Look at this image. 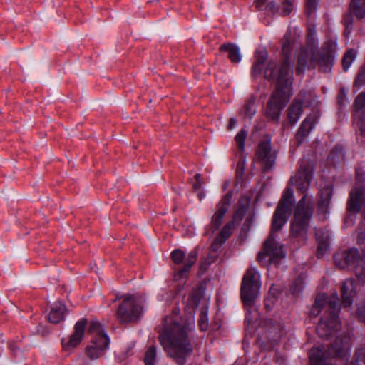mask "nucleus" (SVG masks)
Listing matches in <instances>:
<instances>
[{
  "label": "nucleus",
  "instance_id": "obj_33",
  "mask_svg": "<svg viewBox=\"0 0 365 365\" xmlns=\"http://www.w3.org/2000/svg\"><path fill=\"white\" fill-rule=\"evenodd\" d=\"M325 302L326 298L324 295H318L311 310L312 314L317 316L318 313L322 310V307L325 304Z\"/></svg>",
  "mask_w": 365,
  "mask_h": 365
},
{
  "label": "nucleus",
  "instance_id": "obj_25",
  "mask_svg": "<svg viewBox=\"0 0 365 365\" xmlns=\"http://www.w3.org/2000/svg\"><path fill=\"white\" fill-rule=\"evenodd\" d=\"M66 310V306L63 303L57 302L54 304L48 314V321L53 324L59 323L64 319Z\"/></svg>",
  "mask_w": 365,
  "mask_h": 365
},
{
  "label": "nucleus",
  "instance_id": "obj_9",
  "mask_svg": "<svg viewBox=\"0 0 365 365\" xmlns=\"http://www.w3.org/2000/svg\"><path fill=\"white\" fill-rule=\"evenodd\" d=\"M88 332L92 335L93 339L92 344L86 348V353L91 359H96L108 347L110 341L103 326L98 321L93 320L91 322Z\"/></svg>",
  "mask_w": 365,
  "mask_h": 365
},
{
  "label": "nucleus",
  "instance_id": "obj_42",
  "mask_svg": "<svg viewBox=\"0 0 365 365\" xmlns=\"http://www.w3.org/2000/svg\"><path fill=\"white\" fill-rule=\"evenodd\" d=\"M195 182L193 184V188L195 191H197L200 190L202 182H201V176L200 174H196L195 176Z\"/></svg>",
  "mask_w": 365,
  "mask_h": 365
},
{
  "label": "nucleus",
  "instance_id": "obj_2",
  "mask_svg": "<svg viewBox=\"0 0 365 365\" xmlns=\"http://www.w3.org/2000/svg\"><path fill=\"white\" fill-rule=\"evenodd\" d=\"M178 311L164 319V330L159 335L160 344L168 355L179 365H184L192 352L185 327L178 322Z\"/></svg>",
  "mask_w": 365,
  "mask_h": 365
},
{
  "label": "nucleus",
  "instance_id": "obj_15",
  "mask_svg": "<svg viewBox=\"0 0 365 365\" xmlns=\"http://www.w3.org/2000/svg\"><path fill=\"white\" fill-rule=\"evenodd\" d=\"M312 178V167L308 162H302L297 175L290 179V182L295 184L299 191L304 192L309 188Z\"/></svg>",
  "mask_w": 365,
  "mask_h": 365
},
{
  "label": "nucleus",
  "instance_id": "obj_37",
  "mask_svg": "<svg viewBox=\"0 0 365 365\" xmlns=\"http://www.w3.org/2000/svg\"><path fill=\"white\" fill-rule=\"evenodd\" d=\"M282 15H289L293 10V2L291 0H283L282 3Z\"/></svg>",
  "mask_w": 365,
  "mask_h": 365
},
{
  "label": "nucleus",
  "instance_id": "obj_39",
  "mask_svg": "<svg viewBox=\"0 0 365 365\" xmlns=\"http://www.w3.org/2000/svg\"><path fill=\"white\" fill-rule=\"evenodd\" d=\"M317 0H307L306 12L308 16H311L317 9Z\"/></svg>",
  "mask_w": 365,
  "mask_h": 365
},
{
  "label": "nucleus",
  "instance_id": "obj_3",
  "mask_svg": "<svg viewBox=\"0 0 365 365\" xmlns=\"http://www.w3.org/2000/svg\"><path fill=\"white\" fill-rule=\"evenodd\" d=\"M274 67V65L272 63L264 71L266 78L276 81V91L267 103V115L273 120L278 121L281 110L286 106L291 96L292 71L285 63L277 76H275Z\"/></svg>",
  "mask_w": 365,
  "mask_h": 365
},
{
  "label": "nucleus",
  "instance_id": "obj_47",
  "mask_svg": "<svg viewBox=\"0 0 365 365\" xmlns=\"http://www.w3.org/2000/svg\"><path fill=\"white\" fill-rule=\"evenodd\" d=\"M266 1L267 0H255L256 7L259 10L264 9V4L266 2Z\"/></svg>",
  "mask_w": 365,
  "mask_h": 365
},
{
  "label": "nucleus",
  "instance_id": "obj_31",
  "mask_svg": "<svg viewBox=\"0 0 365 365\" xmlns=\"http://www.w3.org/2000/svg\"><path fill=\"white\" fill-rule=\"evenodd\" d=\"M356 51L353 49L349 50L344 56L342 59L343 69L346 71L351 66L352 62L355 59Z\"/></svg>",
  "mask_w": 365,
  "mask_h": 365
},
{
  "label": "nucleus",
  "instance_id": "obj_26",
  "mask_svg": "<svg viewBox=\"0 0 365 365\" xmlns=\"http://www.w3.org/2000/svg\"><path fill=\"white\" fill-rule=\"evenodd\" d=\"M302 101L295 100L288 108L287 118L292 125L295 124L302 113Z\"/></svg>",
  "mask_w": 365,
  "mask_h": 365
},
{
  "label": "nucleus",
  "instance_id": "obj_22",
  "mask_svg": "<svg viewBox=\"0 0 365 365\" xmlns=\"http://www.w3.org/2000/svg\"><path fill=\"white\" fill-rule=\"evenodd\" d=\"M318 120V115L316 113H313L307 116V118L303 120L296 135L298 144L303 142L304 138L308 135L309 131L314 127L315 123H317Z\"/></svg>",
  "mask_w": 365,
  "mask_h": 365
},
{
  "label": "nucleus",
  "instance_id": "obj_23",
  "mask_svg": "<svg viewBox=\"0 0 365 365\" xmlns=\"http://www.w3.org/2000/svg\"><path fill=\"white\" fill-rule=\"evenodd\" d=\"M342 304L344 307H350L353 303V298L356 294V283L351 279L345 280L341 287Z\"/></svg>",
  "mask_w": 365,
  "mask_h": 365
},
{
  "label": "nucleus",
  "instance_id": "obj_7",
  "mask_svg": "<svg viewBox=\"0 0 365 365\" xmlns=\"http://www.w3.org/2000/svg\"><path fill=\"white\" fill-rule=\"evenodd\" d=\"M307 195L299 201L291 223V235L294 237H304L307 232L309 221L312 215L314 204L306 202Z\"/></svg>",
  "mask_w": 365,
  "mask_h": 365
},
{
  "label": "nucleus",
  "instance_id": "obj_6",
  "mask_svg": "<svg viewBox=\"0 0 365 365\" xmlns=\"http://www.w3.org/2000/svg\"><path fill=\"white\" fill-rule=\"evenodd\" d=\"M146 309L145 298L140 294L126 295L117 310L118 319L122 324L136 322Z\"/></svg>",
  "mask_w": 365,
  "mask_h": 365
},
{
  "label": "nucleus",
  "instance_id": "obj_28",
  "mask_svg": "<svg viewBox=\"0 0 365 365\" xmlns=\"http://www.w3.org/2000/svg\"><path fill=\"white\" fill-rule=\"evenodd\" d=\"M331 190L329 187H326L321 192V199L319 201V210L324 213L327 212L329 202L331 198Z\"/></svg>",
  "mask_w": 365,
  "mask_h": 365
},
{
  "label": "nucleus",
  "instance_id": "obj_11",
  "mask_svg": "<svg viewBox=\"0 0 365 365\" xmlns=\"http://www.w3.org/2000/svg\"><path fill=\"white\" fill-rule=\"evenodd\" d=\"M241 299L246 311L245 323L246 325L245 338L243 341V349L245 354L249 352V337L251 335L250 325L251 319L250 314L251 313V273L250 269H247L242 280L240 288Z\"/></svg>",
  "mask_w": 365,
  "mask_h": 365
},
{
  "label": "nucleus",
  "instance_id": "obj_8",
  "mask_svg": "<svg viewBox=\"0 0 365 365\" xmlns=\"http://www.w3.org/2000/svg\"><path fill=\"white\" fill-rule=\"evenodd\" d=\"M334 258L335 264L341 269L354 266L357 277L365 283V253L360 257L358 250L351 248L338 252Z\"/></svg>",
  "mask_w": 365,
  "mask_h": 365
},
{
  "label": "nucleus",
  "instance_id": "obj_49",
  "mask_svg": "<svg viewBox=\"0 0 365 365\" xmlns=\"http://www.w3.org/2000/svg\"><path fill=\"white\" fill-rule=\"evenodd\" d=\"M244 115H245V118H250V112L249 103H247L245 107V114H244Z\"/></svg>",
  "mask_w": 365,
  "mask_h": 365
},
{
  "label": "nucleus",
  "instance_id": "obj_17",
  "mask_svg": "<svg viewBox=\"0 0 365 365\" xmlns=\"http://www.w3.org/2000/svg\"><path fill=\"white\" fill-rule=\"evenodd\" d=\"M365 92L359 93L354 101V122L361 130L362 135L365 136Z\"/></svg>",
  "mask_w": 365,
  "mask_h": 365
},
{
  "label": "nucleus",
  "instance_id": "obj_36",
  "mask_svg": "<svg viewBox=\"0 0 365 365\" xmlns=\"http://www.w3.org/2000/svg\"><path fill=\"white\" fill-rule=\"evenodd\" d=\"M303 281V276H299L295 279V281L294 282L293 284L291 287V290L293 294H297L302 290L304 283Z\"/></svg>",
  "mask_w": 365,
  "mask_h": 365
},
{
  "label": "nucleus",
  "instance_id": "obj_44",
  "mask_svg": "<svg viewBox=\"0 0 365 365\" xmlns=\"http://www.w3.org/2000/svg\"><path fill=\"white\" fill-rule=\"evenodd\" d=\"M264 9H266L269 11L275 12L278 9L277 8L274 1H269L266 4Z\"/></svg>",
  "mask_w": 365,
  "mask_h": 365
},
{
  "label": "nucleus",
  "instance_id": "obj_12",
  "mask_svg": "<svg viewBox=\"0 0 365 365\" xmlns=\"http://www.w3.org/2000/svg\"><path fill=\"white\" fill-rule=\"evenodd\" d=\"M250 205V198L248 197H242L239 201L238 208L234 215L233 221L227 223L220 231V234L216 237L212 245L213 250H217L228 239L231 234V230L234 227L235 222L241 221L247 212Z\"/></svg>",
  "mask_w": 365,
  "mask_h": 365
},
{
  "label": "nucleus",
  "instance_id": "obj_1",
  "mask_svg": "<svg viewBox=\"0 0 365 365\" xmlns=\"http://www.w3.org/2000/svg\"><path fill=\"white\" fill-rule=\"evenodd\" d=\"M293 197V190L287 187L274 213L271 233L264 243L263 250L257 256V260L263 265L277 264L285 257L283 245L277 241L275 232L287 222L294 202Z\"/></svg>",
  "mask_w": 365,
  "mask_h": 365
},
{
  "label": "nucleus",
  "instance_id": "obj_40",
  "mask_svg": "<svg viewBox=\"0 0 365 365\" xmlns=\"http://www.w3.org/2000/svg\"><path fill=\"white\" fill-rule=\"evenodd\" d=\"M357 316L360 321L365 323V301L359 304Z\"/></svg>",
  "mask_w": 365,
  "mask_h": 365
},
{
  "label": "nucleus",
  "instance_id": "obj_27",
  "mask_svg": "<svg viewBox=\"0 0 365 365\" xmlns=\"http://www.w3.org/2000/svg\"><path fill=\"white\" fill-rule=\"evenodd\" d=\"M315 235L318 242L317 257L319 258L328 250L329 237L328 233L324 232L322 230H317Z\"/></svg>",
  "mask_w": 365,
  "mask_h": 365
},
{
  "label": "nucleus",
  "instance_id": "obj_43",
  "mask_svg": "<svg viewBox=\"0 0 365 365\" xmlns=\"http://www.w3.org/2000/svg\"><path fill=\"white\" fill-rule=\"evenodd\" d=\"M338 103L340 106H343L346 103V93L344 90H341L338 96Z\"/></svg>",
  "mask_w": 365,
  "mask_h": 365
},
{
  "label": "nucleus",
  "instance_id": "obj_24",
  "mask_svg": "<svg viewBox=\"0 0 365 365\" xmlns=\"http://www.w3.org/2000/svg\"><path fill=\"white\" fill-rule=\"evenodd\" d=\"M220 51L226 53L227 57L232 63H237L242 60L240 48L235 44L230 43L222 44L220 46Z\"/></svg>",
  "mask_w": 365,
  "mask_h": 365
},
{
  "label": "nucleus",
  "instance_id": "obj_20",
  "mask_svg": "<svg viewBox=\"0 0 365 365\" xmlns=\"http://www.w3.org/2000/svg\"><path fill=\"white\" fill-rule=\"evenodd\" d=\"M362 208L365 210V188H355L350 192L348 209L356 213Z\"/></svg>",
  "mask_w": 365,
  "mask_h": 365
},
{
  "label": "nucleus",
  "instance_id": "obj_21",
  "mask_svg": "<svg viewBox=\"0 0 365 365\" xmlns=\"http://www.w3.org/2000/svg\"><path fill=\"white\" fill-rule=\"evenodd\" d=\"M290 44H291V32L289 29L285 33V34L283 37V39H282V55L284 56V58H283V60H282L280 67L279 68H276V64L273 61L269 62L267 64V68L270 63H274V71L275 76H277L279 70L282 67L283 64L285 63H287L289 65V69L293 72V70L291 68L292 61L289 56V55L290 54V52H291Z\"/></svg>",
  "mask_w": 365,
  "mask_h": 365
},
{
  "label": "nucleus",
  "instance_id": "obj_4",
  "mask_svg": "<svg viewBox=\"0 0 365 365\" xmlns=\"http://www.w3.org/2000/svg\"><path fill=\"white\" fill-rule=\"evenodd\" d=\"M335 42L327 44L326 51L323 53L318 52V42L314 35L309 33L307 38V44L302 46L298 52L296 66V74L304 75L306 68H315L319 66V70L327 73L331 70L334 61L332 52L336 48Z\"/></svg>",
  "mask_w": 365,
  "mask_h": 365
},
{
  "label": "nucleus",
  "instance_id": "obj_45",
  "mask_svg": "<svg viewBox=\"0 0 365 365\" xmlns=\"http://www.w3.org/2000/svg\"><path fill=\"white\" fill-rule=\"evenodd\" d=\"M236 126H237V119L235 118H231L230 119V122H229V124H228V126H227L228 129L229 130H232Z\"/></svg>",
  "mask_w": 365,
  "mask_h": 365
},
{
  "label": "nucleus",
  "instance_id": "obj_30",
  "mask_svg": "<svg viewBox=\"0 0 365 365\" xmlns=\"http://www.w3.org/2000/svg\"><path fill=\"white\" fill-rule=\"evenodd\" d=\"M158 359L157 348L150 346L145 353L144 362L145 365H155Z\"/></svg>",
  "mask_w": 365,
  "mask_h": 365
},
{
  "label": "nucleus",
  "instance_id": "obj_51",
  "mask_svg": "<svg viewBox=\"0 0 365 365\" xmlns=\"http://www.w3.org/2000/svg\"><path fill=\"white\" fill-rule=\"evenodd\" d=\"M197 192V195L200 199V200H202V199L205 198V194L203 191H202L201 190H197V191H195Z\"/></svg>",
  "mask_w": 365,
  "mask_h": 365
},
{
  "label": "nucleus",
  "instance_id": "obj_41",
  "mask_svg": "<svg viewBox=\"0 0 365 365\" xmlns=\"http://www.w3.org/2000/svg\"><path fill=\"white\" fill-rule=\"evenodd\" d=\"M344 24L346 26V31H349L352 28L353 17L351 14L346 15L343 20Z\"/></svg>",
  "mask_w": 365,
  "mask_h": 365
},
{
  "label": "nucleus",
  "instance_id": "obj_10",
  "mask_svg": "<svg viewBox=\"0 0 365 365\" xmlns=\"http://www.w3.org/2000/svg\"><path fill=\"white\" fill-rule=\"evenodd\" d=\"M338 300V295L334 293L328 302L329 318H322L317 325V331L322 338L329 337L338 330V314L341 308Z\"/></svg>",
  "mask_w": 365,
  "mask_h": 365
},
{
  "label": "nucleus",
  "instance_id": "obj_29",
  "mask_svg": "<svg viewBox=\"0 0 365 365\" xmlns=\"http://www.w3.org/2000/svg\"><path fill=\"white\" fill-rule=\"evenodd\" d=\"M350 11L358 19L365 17V0H351Z\"/></svg>",
  "mask_w": 365,
  "mask_h": 365
},
{
  "label": "nucleus",
  "instance_id": "obj_18",
  "mask_svg": "<svg viewBox=\"0 0 365 365\" xmlns=\"http://www.w3.org/2000/svg\"><path fill=\"white\" fill-rule=\"evenodd\" d=\"M86 324V321L85 319H81L76 323L74 333L71 335L68 340H62V345L64 349L70 350L80 344L84 334Z\"/></svg>",
  "mask_w": 365,
  "mask_h": 365
},
{
  "label": "nucleus",
  "instance_id": "obj_32",
  "mask_svg": "<svg viewBox=\"0 0 365 365\" xmlns=\"http://www.w3.org/2000/svg\"><path fill=\"white\" fill-rule=\"evenodd\" d=\"M267 52L265 51H261L256 52L257 61L255 63V68L252 70L253 72H261L262 70V64L267 59Z\"/></svg>",
  "mask_w": 365,
  "mask_h": 365
},
{
  "label": "nucleus",
  "instance_id": "obj_16",
  "mask_svg": "<svg viewBox=\"0 0 365 365\" xmlns=\"http://www.w3.org/2000/svg\"><path fill=\"white\" fill-rule=\"evenodd\" d=\"M247 135V131L245 129L240 130V131L236 135L235 138L237 146L240 151V157L237 166V178L238 180L242 181L245 176V168L246 164V158L243 155L245 151V140Z\"/></svg>",
  "mask_w": 365,
  "mask_h": 365
},
{
  "label": "nucleus",
  "instance_id": "obj_14",
  "mask_svg": "<svg viewBox=\"0 0 365 365\" xmlns=\"http://www.w3.org/2000/svg\"><path fill=\"white\" fill-rule=\"evenodd\" d=\"M256 157L267 170L274 165L276 155L271 148V138L268 135L261 138L256 150Z\"/></svg>",
  "mask_w": 365,
  "mask_h": 365
},
{
  "label": "nucleus",
  "instance_id": "obj_34",
  "mask_svg": "<svg viewBox=\"0 0 365 365\" xmlns=\"http://www.w3.org/2000/svg\"><path fill=\"white\" fill-rule=\"evenodd\" d=\"M207 312H208L207 307H204L201 310V314H200V317L198 323H199L200 329L202 331H205L207 328V325H208Z\"/></svg>",
  "mask_w": 365,
  "mask_h": 365
},
{
  "label": "nucleus",
  "instance_id": "obj_19",
  "mask_svg": "<svg viewBox=\"0 0 365 365\" xmlns=\"http://www.w3.org/2000/svg\"><path fill=\"white\" fill-rule=\"evenodd\" d=\"M231 198V195L227 194L218 203L217 211L215 212L211 219V229L213 232L217 230L221 225L222 219L228 210Z\"/></svg>",
  "mask_w": 365,
  "mask_h": 365
},
{
  "label": "nucleus",
  "instance_id": "obj_46",
  "mask_svg": "<svg viewBox=\"0 0 365 365\" xmlns=\"http://www.w3.org/2000/svg\"><path fill=\"white\" fill-rule=\"evenodd\" d=\"M201 290L198 289L195 293L193 294L192 297L194 303H197L200 301L201 297Z\"/></svg>",
  "mask_w": 365,
  "mask_h": 365
},
{
  "label": "nucleus",
  "instance_id": "obj_13",
  "mask_svg": "<svg viewBox=\"0 0 365 365\" xmlns=\"http://www.w3.org/2000/svg\"><path fill=\"white\" fill-rule=\"evenodd\" d=\"M197 252L196 250L190 251L185 257V253L180 249L175 250L171 253V258L174 263L180 264L185 259V265L178 273L175 275V280H182L187 277V273L191 267L195 264L197 259Z\"/></svg>",
  "mask_w": 365,
  "mask_h": 365
},
{
  "label": "nucleus",
  "instance_id": "obj_5",
  "mask_svg": "<svg viewBox=\"0 0 365 365\" xmlns=\"http://www.w3.org/2000/svg\"><path fill=\"white\" fill-rule=\"evenodd\" d=\"M351 339L347 334L338 336L332 342L327 353L323 347L313 348L309 353L312 365H346V359L350 349ZM351 365H365V351L361 364L354 361Z\"/></svg>",
  "mask_w": 365,
  "mask_h": 365
},
{
  "label": "nucleus",
  "instance_id": "obj_48",
  "mask_svg": "<svg viewBox=\"0 0 365 365\" xmlns=\"http://www.w3.org/2000/svg\"><path fill=\"white\" fill-rule=\"evenodd\" d=\"M365 240V232L359 230L358 231V242L359 243H363Z\"/></svg>",
  "mask_w": 365,
  "mask_h": 365
},
{
  "label": "nucleus",
  "instance_id": "obj_35",
  "mask_svg": "<svg viewBox=\"0 0 365 365\" xmlns=\"http://www.w3.org/2000/svg\"><path fill=\"white\" fill-rule=\"evenodd\" d=\"M259 274L252 269V299L256 295L255 291H258L260 288L261 284L259 282Z\"/></svg>",
  "mask_w": 365,
  "mask_h": 365
},
{
  "label": "nucleus",
  "instance_id": "obj_50",
  "mask_svg": "<svg viewBox=\"0 0 365 365\" xmlns=\"http://www.w3.org/2000/svg\"><path fill=\"white\" fill-rule=\"evenodd\" d=\"M249 226H250V218L247 217L246 219V221L242 227V230L245 231H249Z\"/></svg>",
  "mask_w": 365,
  "mask_h": 365
},
{
  "label": "nucleus",
  "instance_id": "obj_38",
  "mask_svg": "<svg viewBox=\"0 0 365 365\" xmlns=\"http://www.w3.org/2000/svg\"><path fill=\"white\" fill-rule=\"evenodd\" d=\"M355 85L357 86L365 85V64L361 66L359 71L357 77L355 80Z\"/></svg>",
  "mask_w": 365,
  "mask_h": 365
}]
</instances>
